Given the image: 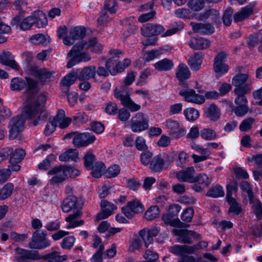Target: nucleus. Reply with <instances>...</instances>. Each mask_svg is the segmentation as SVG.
<instances>
[{"label":"nucleus","mask_w":262,"mask_h":262,"mask_svg":"<svg viewBox=\"0 0 262 262\" xmlns=\"http://www.w3.org/2000/svg\"><path fill=\"white\" fill-rule=\"evenodd\" d=\"M149 127L148 116L142 112H138L133 115L130 120V128L134 133H140L145 130Z\"/></svg>","instance_id":"obj_6"},{"label":"nucleus","mask_w":262,"mask_h":262,"mask_svg":"<svg viewBox=\"0 0 262 262\" xmlns=\"http://www.w3.org/2000/svg\"><path fill=\"white\" fill-rule=\"evenodd\" d=\"M249 203L251 204L253 212L257 219L260 220L262 217V203L255 196L249 199Z\"/></svg>","instance_id":"obj_42"},{"label":"nucleus","mask_w":262,"mask_h":262,"mask_svg":"<svg viewBox=\"0 0 262 262\" xmlns=\"http://www.w3.org/2000/svg\"><path fill=\"white\" fill-rule=\"evenodd\" d=\"M154 67L158 71H168L173 68L174 64L171 60L164 58L156 62Z\"/></svg>","instance_id":"obj_40"},{"label":"nucleus","mask_w":262,"mask_h":262,"mask_svg":"<svg viewBox=\"0 0 262 262\" xmlns=\"http://www.w3.org/2000/svg\"><path fill=\"white\" fill-rule=\"evenodd\" d=\"M232 83L235 87L234 89L235 94H247L252 89V82L249 79L247 74H238L232 79Z\"/></svg>","instance_id":"obj_3"},{"label":"nucleus","mask_w":262,"mask_h":262,"mask_svg":"<svg viewBox=\"0 0 262 262\" xmlns=\"http://www.w3.org/2000/svg\"><path fill=\"white\" fill-rule=\"evenodd\" d=\"M112 63L113 59L111 57L106 63V69L102 67H99L96 71L97 74L100 76L106 77L110 73L111 75H115L116 74V71Z\"/></svg>","instance_id":"obj_37"},{"label":"nucleus","mask_w":262,"mask_h":262,"mask_svg":"<svg viewBox=\"0 0 262 262\" xmlns=\"http://www.w3.org/2000/svg\"><path fill=\"white\" fill-rule=\"evenodd\" d=\"M255 123V119L252 117H248L244 119L241 123L239 129L242 132H248Z\"/></svg>","instance_id":"obj_52"},{"label":"nucleus","mask_w":262,"mask_h":262,"mask_svg":"<svg viewBox=\"0 0 262 262\" xmlns=\"http://www.w3.org/2000/svg\"><path fill=\"white\" fill-rule=\"evenodd\" d=\"M78 73H71L66 75L61 80L60 84L61 86L69 88L74 84L78 78Z\"/></svg>","instance_id":"obj_47"},{"label":"nucleus","mask_w":262,"mask_h":262,"mask_svg":"<svg viewBox=\"0 0 262 262\" xmlns=\"http://www.w3.org/2000/svg\"><path fill=\"white\" fill-rule=\"evenodd\" d=\"M25 87V78L15 77L11 80L10 89L12 91H20Z\"/></svg>","instance_id":"obj_49"},{"label":"nucleus","mask_w":262,"mask_h":262,"mask_svg":"<svg viewBox=\"0 0 262 262\" xmlns=\"http://www.w3.org/2000/svg\"><path fill=\"white\" fill-rule=\"evenodd\" d=\"M85 35V30L81 27H76L70 30L69 36L64 37L63 42L67 46H71L76 40L84 37Z\"/></svg>","instance_id":"obj_19"},{"label":"nucleus","mask_w":262,"mask_h":262,"mask_svg":"<svg viewBox=\"0 0 262 262\" xmlns=\"http://www.w3.org/2000/svg\"><path fill=\"white\" fill-rule=\"evenodd\" d=\"M64 138H72L73 144L77 147L87 146L93 143L96 140L95 136L89 133L72 132L66 134Z\"/></svg>","instance_id":"obj_5"},{"label":"nucleus","mask_w":262,"mask_h":262,"mask_svg":"<svg viewBox=\"0 0 262 262\" xmlns=\"http://www.w3.org/2000/svg\"><path fill=\"white\" fill-rule=\"evenodd\" d=\"M165 164L164 159L161 155H158L154 157L149 164V168L154 172L161 171Z\"/></svg>","instance_id":"obj_38"},{"label":"nucleus","mask_w":262,"mask_h":262,"mask_svg":"<svg viewBox=\"0 0 262 262\" xmlns=\"http://www.w3.org/2000/svg\"><path fill=\"white\" fill-rule=\"evenodd\" d=\"M11 24L13 26L19 27L21 30L25 31L31 28L34 24V21L32 15L25 18H21L20 16H18L12 19Z\"/></svg>","instance_id":"obj_21"},{"label":"nucleus","mask_w":262,"mask_h":262,"mask_svg":"<svg viewBox=\"0 0 262 262\" xmlns=\"http://www.w3.org/2000/svg\"><path fill=\"white\" fill-rule=\"evenodd\" d=\"M208 245L207 242L202 241L193 246H188V254H196L199 250L206 248Z\"/></svg>","instance_id":"obj_56"},{"label":"nucleus","mask_w":262,"mask_h":262,"mask_svg":"<svg viewBox=\"0 0 262 262\" xmlns=\"http://www.w3.org/2000/svg\"><path fill=\"white\" fill-rule=\"evenodd\" d=\"M75 238L73 236H69L64 238L60 244V246L64 249H71L75 242Z\"/></svg>","instance_id":"obj_57"},{"label":"nucleus","mask_w":262,"mask_h":262,"mask_svg":"<svg viewBox=\"0 0 262 262\" xmlns=\"http://www.w3.org/2000/svg\"><path fill=\"white\" fill-rule=\"evenodd\" d=\"M179 95L183 97L185 101L196 104H202L205 102L204 96L196 94L192 89H184L179 92Z\"/></svg>","instance_id":"obj_13"},{"label":"nucleus","mask_w":262,"mask_h":262,"mask_svg":"<svg viewBox=\"0 0 262 262\" xmlns=\"http://www.w3.org/2000/svg\"><path fill=\"white\" fill-rule=\"evenodd\" d=\"M227 189L226 200L228 204L230 205L229 212L235 215H238L241 213L242 208L235 199L231 196V192L233 190V188L230 186L227 185Z\"/></svg>","instance_id":"obj_22"},{"label":"nucleus","mask_w":262,"mask_h":262,"mask_svg":"<svg viewBox=\"0 0 262 262\" xmlns=\"http://www.w3.org/2000/svg\"><path fill=\"white\" fill-rule=\"evenodd\" d=\"M191 25L194 32L201 34H211L214 31V28L210 24L191 23Z\"/></svg>","instance_id":"obj_31"},{"label":"nucleus","mask_w":262,"mask_h":262,"mask_svg":"<svg viewBox=\"0 0 262 262\" xmlns=\"http://www.w3.org/2000/svg\"><path fill=\"white\" fill-rule=\"evenodd\" d=\"M25 91L30 99L33 98L39 90L38 82L30 77H25Z\"/></svg>","instance_id":"obj_24"},{"label":"nucleus","mask_w":262,"mask_h":262,"mask_svg":"<svg viewBox=\"0 0 262 262\" xmlns=\"http://www.w3.org/2000/svg\"><path fill=\"white\" fill-rule=\"evenodd\" d=\"M110 54L112 55L111 59H113L112 64L116 71V73L123 71L130 65L131 61L128 58H125L122 62H118L120 57L123 55L122 52L118 50H113L110 51Z\"/></svg>","instance_id":"obj_15"},{"label":"nucleus","mask_w":262,"mask_h":262,"mask_svg":"<svg viewBox=\"0 0 262 262\" xmlns=\"http://www.w3.org/2000/svg\"><path fill=\"white\" fill-rule=\"evenodd\" d=\"M66 173L63 165L56 166L50 170L48 174L53 176L50 180V184L58 185L63 182L67 179Z\"/></svg>","instance_id":"obj_18"},{"label":"nucleus","mask_w":262,"mask_h":262,"mask_svg":"<svg viewBox=\"0 0 262 262\" xmlns=\"http://www.w3.org/2000/svg\"><path fill=\"white\" fill-rule=\"evenodd\" d=\"M164 27L158 24L147 23L141 28V34L145 37L157 36L164 33Z\"/></svg>","instance_id":"obj_17"},{"label":"nucleus","mask_w":262,"mask_h":262,"mask_svg":"<svg viewBox=\"0 0 262 262\" xmlns=\"http://www.w3.org/2000/svg\"><path fill=\"white\" fill-rule=\"evenodd\" d=\"M184 28V25L183 23L180 22L177 24L176 26L173 28L167 30L165 32L162 34V37L170 36L176 33L180 32Z\"/></svg>","instance_id":"obj_61"},{"label":"nucleus","mask_w":262,"mask_h":262,"mask_svg":"<svg viewBox=\"0 0 262 262\" xmlns=\"http://www.w3.org/2000/svg\"><path fill=\"white\" fill-rule=\"evenodd\" d=\"M47 100L46 96L41 94L34 102L27 105L23 108L22 115L13 117L10 123L9 138L11 140L16 138L23 130L24 118L30 120L34 126L39 124L48 117V113L44 110V105Z\"/></svg>","instance_id":"obj_1"},{"label":"nucleus","mask_w":262,"mask_h":262,"mask_svg":"<svg viewBox=\"0 0 262 262\" xmlns=\"http://www.w3.org/2000/svg\"><path fill=\"white\" fill-rule=\"evenodd\" d=\"M96 73V67H88L83 68L79 73H78V79L80 81L88 80L94 78Z\"/></svg>","instance_id":"obj_36"},{"label":"nucleus","mask_w":262,"mask_h":262,"mask_svg":"<svg viewBox=\"0 0 262 262\" xmlns=\"http://www.w3.org/2000/svg\"><path fill=\"white\" fill-rule=\"evenodd\" d=\"M19 253L21 255L18 258V261L20 262L23 259L38 260L41 259V256L38 251H31L23 249L19 250Z\"/></svg>","instance_id":"obj_32"},{"label":"nucleus","mask_w":262,"mask_h":262,"mask_svg":"<svg viewBox=\"0 0 262 262\" xmlns=\"http://www.w3.org/2000/svg\"><path fill=\"white\" fill-rule=\"evenodd\" d=\"M203 57L201 53H195L188 60V63L192 71H197L201 68Z\"/></svg>","instance_id":"obj_33"},{"label":"nucleus","mask_w":262,"mask_h":262,"mask_svg":"<svg viewBox=\"0 0 262 262\" xmlns=\"http://www.w3.org/2000/svg\"><path fill=\"white\" fill-rule=\"evenodd\" d=\"M78 154L76 150L70 149L63 152L59 156V160L61 162H67L70 160L76 161Z\"/></svg>","instance_id":"obj_44"},{"label":"nucleus","mask_w":262,"mask_h":262,"mask_svg":"<svg viewBox=\"0 0 262 262\" xmlns=\"http://www.w3.org/2000/svg\"><path fill=\"white\" fill-rule=\"evenodd\" d=\"M100 206L101 211L97 215L96 217L97 221L107 218L113 214V211L117 208L114 204L105 200H102L101 201Z\"/></svg>","instance_id":"obj_20"},{"label":"nucleus","mask_w":262,"mask_h":262,"mask_svg":"<svg viewBox=\"0 0 262 262\" xmlns=\"http://www.w3.org/2000/svg\"><path fill=\"white\" fill-rule=\"evenodd\" d=\"M120 172V168L119 165L114 164L110 166L104 173L106 177L111 178L118 176Z\"/></svg>","instance_id":"obj_60"},{"label":"nucleus","mask_w":262,"mask_h":262,"mask_svg":"<svg viewBox=\"0 0 262 262\" xmlns=\"http://www.w3.org/2000/svg\"><path fill=\"white\" fill-rule=\"evenodd\" d=\"M14 186L12 183H8L0 188V200H5L10 198L13 193Z\"/></svg>","instance_id":"obj_43"},{"label":"nucleus","mask_w":262,"mask_h":262,"mask_svg":"<svg viewBox=\"0 0 262 262\" xmlns=\"http://www.w3.org/2000/svg\"><path fill=\"white\" fill-rule=\"evenodd\" d=\"M172 233L178 236L179 242L184 244H191L192 243V238L199 239L201 238L200 234L191 230L181 229H173Z\"/></svg>","instance_id":"obj_11"},{"label":"nucleus","mask_w":262,"mask_h":262,"mask_svg":"<svg viewBox=\"0 0 262 262\" xmlns=\"http://www.w3.org/2000/svg\"><path fill=\"white\" fill-rule=\"evenodd\" d=\"M91 168L92 176L94 178H99L104 172L106 167L103 162L99 161L95 162L94 165L91 167Z\"/></svg>","instance_id":"obj_45"},{"label":"nucleus","mask_w":262,"mask_h":262,"mask_svg":"<svg viewBox=\"0 0 262 262\" xmlns=\"http://www.w3.org/2000/svg\"><path fill=\"white\" fill-rule=\"evenodd\" d=\"M201 137L206 140H215L217 137V134L215 130L211 128H204L201 130Z\"/></svg>","instance_id":"obj_50"},{"label":"nucleus","mask_w":262,"mask_h":262,"mask_svg":"<svg viewBox=\"0 0 262 262\" xmlns=\"http://www.w3.org/2000/svg\"><path fill=\"white\" fill-rule=\"evenodd\" d=\"M83 205V200L74 195H69L64 199L61 205L62 211L67 213L73 211V213L69 214L65 219L69 223L67 226V229H72L84 225L83 220H77L82 214L81 209Z\"/></svg>","instance_id":"obj_2"},{"label":"nucleus","mask_w":262,"mask_h":262,"mask_svg":"<svg viewBox=\"0 0 262 262\" xmlns=\"http://www.w3.org/2000/svg\"><path fill=\"white\" fill-rule=\"evenodd\" d=\"M82 46L81 44H76L68 53V56L72 57V59L67 63L68 68H71L76 63L81 61H88L91 57L89 54L82 52Z\"/></svg>","instance_id":"obj_7"},{"label":"nucleus","mask_w":262,"mask_h":262,"mask_svg":"<svg viewBox=\"0 0 262 262\" xmlns=\"http://www.w3.org/2000/svg\"><path fill=\"white\" fill-rule=\"evenodd\" d=\"M54 119L56 124H58L61 128L67 127L72 121L70 118L65 117V112L63 110H59Z\"/></svg>","instance_id":"obj_39"},{"label":"nucleus","mask_w":262,"mask_h":262,"mask_svg":"<svg viewBox=\"0 0 262 262\" xmlns=\"http://www.w3.org/2000/svg\"><path fill=\"white\" fill-rule=\"evenodd\" d=\"M0 61L2 64L15 70H18L19 68L18 64L14 60L13 56L9 51H4L0 53Z\"/></svg>","instance_id":"obj_28"},{"label":"nucleus","mask_w":262,"mask_h":262,"mask_svg":"<svg viewBox=\"0 0 262 262\" xmlns=\"http://www.w3.org/2000/svg\"><path fill=\"white\" fill-rule=\"evenodd\" d=\"M246 94H235L236 97L234 99L235 106L234 108V112L237 117H241L246 115L249 111L248 105V101L245 96Z\"/></svg>","instance_id":"obj_10"},{"label":"nucleus","mask_w":262,"mask_h":262,"mask_svg":"<svg viewBox=\"0 0 262 262\" xmlns=\"http://www.w3.org/2000/svg\"><path fill=\"white\" fill-rule=\"evenodd\" d=\"M30 73L37 78L42 84H46L54 78L55 72L45 68L32 67L30 69Z\"/></svg>","instance_id":"obj_9"},{"label":"nucleus","mask_w":262,"mask_h":262,"mask_svg":"<svg viewBox=\"0 0 262 262\" xmlns=\"http://www.w3.org/2000/svg\"><path fill=\"white\" fill-rule=\"evenodd\" d=\"M34 24H36L38 28H43L48 24L46 14L41 11L38 10L32 14Z\"/></svg>","instance_id":"obj_34"},{"label":"nucleus","mask_w":262,"mask_h":262,"mask_svg":"<svg viewBox=\"0 0 262 262\" xmlns=\"http://www.w3.org/2000/svg\"><path fill=\"white\" fill-rule=\"evenodd\" d=\"M211 42L203 37H192L188 42L189 46L195 50H204L210 47Z\"/></svg>","instance_id":"obj_26"},{"label":"nucleus","mask_w":262,"mask_h":262,"mask_svg":"<svg viewBox=\"0 0 262 262\" xmlns=\"http://www.w3.org/2000/svg\"><path fill=\"white\" fill-rule=\"evenodd\" d=\"M226 56V53L221 52L214 58L213 69L218 76H221L229 70L228 66L225 63Z\"/></svg>","instance_id":"obj_16"},{"label":"nucleus","mask_w":262,"mask_h":262,"mask_svg":"<svg viewBox=\"0 0 262 262\" xmlns=\"http://www.w3.org/2000/svg\"><path fill=\"white\" fill-rule=\"evenodd\" d=\"M146 259L145 262H157L159 256L158 254L151 250H147L143 255Z\"/></svg>","instance_id":"obj_63"},{"label":"nucleus","mask_w":262,"mask_h":262,"mask_svg":"<svg viewBox=\"0 0 262 262\" xmlns=\"http://www.w3.org/2000/svg\"><path fill=\"white\" fill-rule=\"evenodd\" d=\"M159 214V208L157 206H152L146 211L144 214V217L146 220L152 221L157 217Z\"/></svg>","instance_id":"obj_51"},{"label":"nucleus","mask_w":262,"mask_h":262,"mask_svg":"<svg viewBox=\"0 0 262 262\" xmlns=\"http://www.w3.org/2000/svg\"><path fill=\"white\" fill-rule=\"evenodd\" d=\"M114 95L116 99L121 101V104L128 108L132 112H137L141 108L139 104L136 103L130 97L127 90L122 86L121 90L116 89L115 90Z\"/></svg>","instance_id":"obj_4"},{"label":"nucleus","mask_w":262,"mask_h":262,"mask_svg":"<svg viewBox=\"0 0 262 262\" xmlns=\"http://www.w3.org/2000/svg\"><path fill=\"white\" fill-rule=\"evenodd\" d=\"M152 153L150 151H146L141 153L140 155V162L145 165H149L152 158Z\"/></svg>","instance_id":"obj_62"},{"label":"nucleus","mask_w":262,"mask_h":262,"mask_svg":"<svg viewBox=\"0 0 262 262\" xmlns=\"http://www.w3.org/2000/svg\"><path fill=\"white\" fill-rule=\"evenodd\" d=\"M160 232L159 228L155 227L150 230L143 229L139 231V235L142 238L144 241L146 247L152 243L153 237L158 235Z\"/></svg>","instance_id":"obj_23"},{"label":"nucleus","mask_w":262,"mask_h":262,"mask_svg":"<svg viewBox=\"0 0 262 262\" xmlns=\"http://www.w3.org/2000/svg\"><path fill=\"white\" fill-rule=\"evenodd\" d=\"M224 191L222 187L217 185L210 188L207 192L206 195L212 198H218L224 196Z\"/></svg>","instance_id":"obj_54"},{"label":"nucleus","mask_w":262,"mask_h":262,"mask_svg":"<svg viewBox=\"0 0 262 262\" xmlns=\"http://www.w3.org/2000/svg\"><path fill=\"white\" fill-rule=\"evenodd\" d=\"M194 169L193 167H188L185 169L176 173L177 178L181 182L195 183Z\"/></svg>","instance_id":"obj_25"},{"label":"nucleus","mask_w":262,"mask_h":262,"mask_svg":"<svg viewBox=\"0 0 262 262\" xmlns=\"http://www.w3.org/2000/svg\"><path fill=\"white\" fill-rule=\"evenodd\" d=\"M31 41L34 44H43L46 45L50 42V38H48L42 34H37L32 36L31 37Z\"/></svg>","instance_id":"obj_55"},{"label":"nucleus","mask_w":262,"mask_h":262,"mask_svg":"<svg viewBox=\"0 0 262 262\" xmlns=\"http://www.w3.org/2000/svg\"><path fill=\"white\" fill-rule=\"evenodd\" d=\"M205 116L211 121H216L220 117V110L214 104L208 105L204 111Z\"/></svg>","instance_id":"obj_35"},{"label":"nucleus","mask_w":262,"mask_h":262,"mask_svg":"<svg viewBox=\"0 0 262 262\" xmlns=\"http://www.w3.org/2000/svg\"><path fill=\"white\" fill-rule=\"evenodd\" d=\"M9 162L10 164L13 163H18L25 156V151L24 150L19 148L16 149L14 151L12 150Z\"/></svg>","instance_id":"obj_48"},{"label":"nucleus","mask_w":262,"mask_h":262,"mask_svg":"<svg viewBox=\"0 0 262 262\" xmlns=\"http://www.w3.org/2000/svg\"><path fill=\"white\" fill-rule=\"evenodd\" d=\"M144 209L143 204L138 200L128 202L127 205L121 209L123 214L128 219L132 218L136 213L143 212Z\"/></svg>","instance_id":"obj_12"},{"label":"nucleus","mask_w":262,"mask_h":262,"mask_svg":"<svg viewBox=\"0 0 262 262\" xmlns=\"http://www.w3.org/2000/svg\"><path fill=\"white\" fill-rule=\"evenodd\" d=\"M118 107L117 104L112 102H108L106 103L104 107V112L110 115H114L117 114Z\"/></svg>","instance_id":"obj_64"},{"label":"nucleus","mask_w":262,"mask_h":262,"mask_svg":"<svg viewBox=\"0 0 262 262\" xmlns=\"http://www.w3.org/2000/svg\"><path fill=\"white\" fill-rule=\"evenodd\" d=\"M257 11L256 3L253 2L242 7L238 12L235 13L233 18L235 22L242 21Z\"/></svg>","instance_id":"obj_14"},{"label":"nucleus","mask_w":262,"mask_h":262,"mask_svg":"<svg viewBox=\"0 0 262 262\" xmlns=\"http://www.w3.org/2000/svg\"><path fill=\"white\" fill-rule=\"evenodd\" d=\"M77 44H81L82 46V51L84 49L91 50L94 53L100 52L103 48L102 46L98 42L96 38H93L88 42L80 41Z\"/></svg>","instance_id":"obj_29"},{"label":"nucleus","mask_w":262,"mask_h":262,"mask_svg":"<svg viewBox=\"0 0 262 262\" xmlns=\"http://www.w3.org/2000/svg\"><path fill=\"white\" fill-rule=\"evenodd\" d=\"M184 114L187 120L194 121L199 117V112L193 108L189 107L184 111Z\"/></svg>","instance_id":"obj_53"},{"label":"nucleus","mask_w":262,"mask_h":262,"mask_svg":"<svg viewBox=\"0 0 262 262\" xmlns=\"http://www.w3.org/2000/svg\"><path fill=\"white\" fill-rule=\"evenodd\" d=\"M41 259L46 260L48 262H62L67 259V256L60 255L59 252L54 251L42 255Z\"/></svg>","instance_id":"obj_41"},{"label":"nucleus","mask_w":262,"mask_h":262,"mask_svg":"<svg viewBox=\"0 0 262 262\" xmlns=\"http://www.w3.org/2000/svg\"><path fill=\"white\" fill-rule=\"evenodd\" d=\"M55 159L56 158L54 155H50L38 164V168L40 170H46L50 167L51 162L55 161Z\"/></svg>","instance_id":"obj_59"},{"label":"nucleus","mask_w":262,"mask_h":262,"mask_svg":"<svg viewBox=\"0 0 262 262\" xmlns=\"http://www.w3.org/2000/svg\"><path fill=\"white\" fill-rule=\"evenodd\" d=\"M51 241L46 237V234L35 231L33 233L28 247L32 249H43L50 247Z\"/></svg>","instance_id":"obj_8"},{"label":"nucleus","mask_w":262,"mask_h":262,"mask_svg":"<svg viewBox=\"0 0 262 262\" xmlns=\"http://www.w3.org/2000/svg\"><path fill=\"white\" fill-rule=\"evenodd\" d=\"M168 250L171 253L181 257L185 254H189L187 245H175L169 247Z\"/></svg>","instance_id":"obj_46"},{"label":"nucleus","mask_w":262,"mask_h":262,"mask_svg":"<svg viewBox=\"0 0 262 262\" xmlns=\"http://www.w3.org/2000/svg\"><path fill=\"white\" fill-rule=\"evenodd\" d=\"M10 31V27L4 24L0 18V43L5 42L7 40L2 35L9 33Z\"/></svg>","instance_id":"obj_58"},{"label":"nucleus","mask_w":262,"mask_h":262,"mask_svg":"<svg viewBox=\"0 0 262 262\" xmlns=\"http://www.w3.org/2000/svg\"><path fill=\"white\" fill-rule=\"evenodd\" d=\"M190 72L184 63H180L176 70V76L180 82L188 79L190 76Z\"/></svg>","instance_id":"obj_30"},{"label":"nucleus","mask_w":262,"mask_h":262,"mask_svg":"<svg viewBox=\"0 0 262 262\" xmlns=\"http://www.w3.org/2000/svg\"><path fill=\"white\" fill-rule=\"evenodd\" d=\"M163 124L164 127L171 132L172 135L176 134L175 137L176 138H179L186 133L184 128L179 127V123L177 121L168 120L163 123Z\"/></svg>","instance_id":"obj_27"}]
</instances>
